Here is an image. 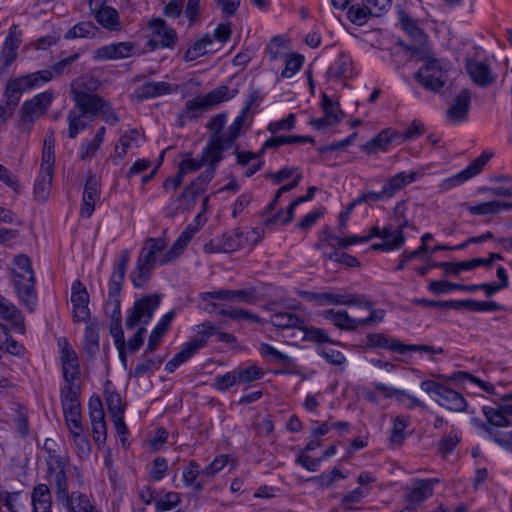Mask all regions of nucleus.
<instances>
[{
  "mask_svg": "<svg viewBox=\"0 0 512 512\" xmlns=\"http://www.w3.org/2000/svg\"><path fill=\"white\" fill-rule=\"evenodd\" d=\"M153 34L159 38L160 46L171 48L177 39V33L173 28L167 26L162 18L151 19L148 23Z\"/></svg>",
  "mask_w": 512,
  "mask_h": 512,
  "instance_id": "5701e85b",
  "label": "nucleus"
},
{
  "mask_svg": "<svg viewBox=\"0 0 512 512\" xmlns=\"http://www.w3.org/2000/svg\"><path fill=\"white\" fill-rule=\"evenodd\" d=\"M358 301L360 303H356V306H362L369 311V316L366 318H359V325L365 326L370 325L374 322H382L384 317V310H375L374 303L365 298V296L359 295Z\"/></svg>",
  "mask_w": 512,
  "mask_h": 512,
  "instance_id": "a19ab883",
  "label": "nucleus"
},
{
  "mask_svg": "<svg viewBox=\"0 0 512 512\" xmlns=\"http://www.w3.org/2000/svg\"><path fill=\"white\" fill-rule=\"evenodd\" d=\"M231 147L228 146L224 137L210 136L207 146L202 153V162L216 167L222 160V153Z\"/></svg>",
  "mask_w": 512,
  "mask_h": 512,
  "instance_id": "f3484780",
  "label": "nucleus"
},
{
  "mask_svg": "<svg viewBox=\"0 0 512 512\" xmlns=\"http://www.w3.org/2000/svg\"><path fill=\"white\" fill-rule=\"evenodd\" d=\"M238 378V383H251L259 380L264 376V371L256 366L251 365L245 369L235 370Z\"/></svg>",
  "mask_w": 512,
  "mask_h": 512,
  "instance_id": "864d4df0",
  "label": "nucleus"
},
{
  "mask_svg": "<svg viewBox=\"0 0 512 512\" xmlns=\"http://www.w3.org/2000/svg\"><path fill=\"white\" fill-rule=\"evenodd\" d=\"M460 436L451 431L448 435L443 436L437 444V452L442 456L446 457L452 453L455 447L460 443Z\"/></svg>",
  "mask_w": 512,
  "mask_h": 512,
  "instance_id": "8fccbe9b",
  "label": "nucleus"
},
{
  "mask_svg": "<svg viewBox=\"0 0 512 512\" xmlns=\"http://www.w3.org/2000/svg\"><path fill=\"white\" fill-rule=\"evenodd\" d=\"M438 482V479H417L412 489L407 494L408 505H413L415 508L420 505L425 499L433 495V486Z\"/></svg>",
  "mask_w": 512,
  "mask_h": 512,
  "instance_id": "6ab92c4d",
  "label": "nucleus"
},
{
  "mask_svg": "<svg viewBox=\"0 0 512 512\" xmlns=\"http://www.w3.org/2000/svg\"><path fill=\"white\" fill-rule=\"evenodd\" d=\"M303 63L304 57L302 55L296 53L287 55L285 68L282 70L281 76L291 78L301 69Z\"/></svg>",
  "mask_w": 512,
  "mask_h": 512,
  "instance_id": "603ef678",
  "label": "nucleus"
},
{
  "mask_svg": "<svg viewBox=\"0 0 512 512\" xmlns=\"http://www.w3.org/2000/svg\"><path fill=\"white\" fill-rule=\"evenodd\" d=\"M97 28L92 22H81L73 26L65 34L66 39L83 38L94 36Z\"/></svg>",
  "mask_w": 512,
  "mask_h": 512,
  "instance_id": "3c124183",
  "label": "nucleus"
},
{
  "mask_svg": "<svg viewBox=\"0 0 512 512\" xmlns=\"http://www.w3.org/2000/svg\"><path fill=\"white\" fill-rule=\"evenodd\" d=\"M415 176V172H400L394 175L383 186L382 194H384L386 198L393 197L404 186L412 183L415 180Z\"/></svg>",
  "mask_w": 512,
  "mask_h": 512,
  "instance_id": "c85d7f7f",
  "label": "nucleus"
},
{
  "mask_svg": "<svg viewBox=\"0 0 512 512\" xmlns=\"http://www.w3.org/2000/svg\"><path fill=\"white\" fill-rule=\"evenodd\" d=\"M100 197L99 182L94 174L89 171V175L85 182V187L82 196V205L80 208V215L89 218L95 209L96 200Z\"/></svg>",
  "mask_w": 512,
  "mask_h": 512,
  "instance_id": "ddd939ff",
  "label": "nucleus"
},
{
  "mask_svg": "<svg viewBox=\"0 0 512 512\" xmlns=\"http://www.w3.org/2000/svg\"><path fill=\"white\" fill-rule=\"evenodd\" d=\"M307 298L310 301H315L318 305H345L351 306L356 303H360L358 301V296L355 294H341V293H333V292H323V293H306Z\"/></svg>",
  "mask_w": 512,
  "mask_h": 512,
  "instance_id": "2eb2a0df",
  "label": "nucleus"
},
{
  "mask_svg": "<svg viewBox=\"0 0 512 512\" xmlns=\"http://www.w3.org/2000/svg\"><path fill=\"white\" fill-rule=\"evenodd\" d=\"M318 354L334 366H341L346 362V357L340 351L332 348L320 347L318 348Z\"/></svg>",
  "mask_w": 512,
  "mask_h": 512,
  "instance_id": "680f3d73",
  "label": "nucleus"
},
{
  "mask_svg": "<svg viewBox=\"0 0 512 512\" xmlns=\"http://www.w3.org/2000/svg\"><path fill=\"white\" fill-rule=\"evenodd\" d=\"M321 106L324 114L330 117L333 122H340L343 112L339 109V104L334 103L326 94L322 95Z\"/></svg>",
  "mask_w": 512,
  "mask_h": 512,
  "instance_id": "4d7b16f0",
  "label": "nucleus"
},
{
  "mask_svg": "<svg viewBox=\"0 0 512 512\" xmlns=\"http://www.w3.org/2000/svg\"><path fill=\"white\" fill-rule=\"evenodd\" d=\"M408 424L409 418L404 415H398L394 418L389 437L390 445L399 447L403 444L406 438L405 429L408 427Z\"/></svg>",
  "mask_w": 512,
  "mask_h": 512,
  "instance_id": "c9c22d12",
  "label": "nucleus"
},
{
  "mask_svg": "<svg viewBox=\"0 0 512 512\" xmlns=\"http://www.w3.org/2000/svg\"><path fill=\"white\" fill-rule=\"evenodd\" d=\"M211 45L212 37L209 34L204 35L184 52L183 60L185 62H191L209 52H213L214 50L210 48Z\"/></svg>",
  "mask_w": 512,
  "mask_h": 512,
  "instance_id": "7c9ffc66",
  "label": "nucleus"
},
{
  "mask_svg": "<svg viewBox=\"0 0 512 512\" xmlns=\"http://www.w3.org/2000/svg\"><path fill=\"white\" fill-rule=\"evenodd\" d=\"M314 144L315 140L311 136L290 135L270 137L264 142V148H277L288 144Z\"/></svg>",
  "mask_w": 512,
  "mask_h": 512,
  "instance_id": "f704fd0d",
  "label": "nucleus"
},
{
  "mask_svg": "<svg viewBox=\"0 0 512 512\" xmlns=\"http://www.w3.org/2000/svg\"><path fill=\"white\" fill-rule=\"evenodd\" d=\"M471 104V92L468 89H462L454 99L453 104L447 110V116L454 122H463L467 119Z\"/></svg>",
  "mask_w": 512,
  "mask_h": 512,
  "instance_id": "aec40b11",
  "label": "nucleus"
},
{
  "mask_svg": "<svg viewBox=\"0 0 512 512\" xmlns=\"http://www.w3.org/2000/svg\"><path fill=\"white\" fill-rule=\"evenodd\" d=\"M321 316L331 321L340 330L354 331L359 328V319L352 318L346 310L328 309L321 312Z\"/></svg>",
  "mask_w": 512,
  "mask_h": 512,
  "instance_id": "4be33fe9",
  "label": "nucleus"
},
{
  "mask_svg": "<svg viewBox=\"0 0 512 512\" xmlns=\"http://www.w3.org/2000/svg\"><path fill=\"white\" fill-rule=\"evenodd\" d=\"M438 402L441 406L455 412H462L467 406L464 397L459 392L446 386L443 388Z\"/></svg>",
  "mask_w": 512,
  "mask_h": 512,
  "instance_id": "cd10ccee",
  "label": "nucleus"
},
{
  "mask_svg": "<svg viewBox=\"0 0 512 512\" xmlns=\"http://www.w3.org/2000/svg\"><path fill=\"white\" fill-rule=\"evenodd\" d=\"M64 418L66 425L69 429L70 434L84 430L82 426V419H81V407L77 408H66L63 409Z\"/></svg>",
  "mask_w": 512,
  "mask_h": 512,
  "instance_id": "09e8293b",
  "label": "nucleus"
},
{
  "mask_svg": "<svg viewBox=\"0 0 512 512\" xmlns=\"http://www.w3.org/2000/svg\"><path fill=\"white\" fill-rule=\"evenodd\" d=\"M71 303L73 305V316L77 321H85L90 316L88 308L89 294L86 287L80 280L72 284Z\"/></svg>",
  "mask_w": 512,
  "mask_h": 512,
  "instance_id": "9b49d317",
  "label": "nucleus"
},
{
  "mask_svg": "<svg viewBox=\"0 0 512 512\" xmlns=\"http://www.w3.org/2000/svg\"><path fill=\"white\" fill-rule=\"evenodd\" d=\"M218 314H220L222 316H226L235 321L245 320V321L255 322V323H259V324L264 323V320L262 318H260L257 314L247 311L245 309L239 308V307H229V308L222 307L221 309H219Z\"/></svg>",
  "mask_w": 512,
  "mask_h": 512,
  "instance_id": "e433bc0d",
  "label": "nucleus"
},
{
  "mask_svg": "<svg viewBox=\"0 0 512 512\" xmlns=\"http://www.w3.org/2000/svg\"><path fill=\"white\" fill-rule=\"evenodd\" d=\"M81 385L63 386L60 391V400L63 409L81 407L79 396Z\"/></svg>",
  "mask_w": 512,
  "mask_h": 512,
  "instance_id": "58836bf2",
  "label": "nucleus"
},
{
  "mask_svg": "<svg viewBox=\"0 0 512 512\" xmlns=\"http://www.w3.org/2000/svg\"><path fill=\"white\" fill-rule=\"evenodd\" d=\"M207 185L208 184H206L203 180H200V178L197 177L178 196V201L188 200L187 207L193 205L196 202L197 198L205 192Z\"/></svg>",
  "mask_w": 512,
  "mask_h": 512,
  "instance_id": "4c0bfd02",
  "label": "nucleus"
},
{
  "mask_svg": "<svg viewBox=\"0 0 512 512\" xmlns=\"http://www.w3.org/2000/svg\"><path fill=\"white\" fill-rule=\"evenodd\" d=\"M338 239H340V237L335 235H329V237L321 238L315 244V248L321 250L325 258L336 262L340 254V251L335 245L336 243L338 244Z\"/></svg>",
  "mask_w": 512,
  "mask_h": 512,
  "instance_id": "ea45409f",
  "label": "nucleus"
},
{
  "mask_svg": "<svg viewBox=\"0 0 512 512\" xmlns=\"http://www.w3.org/2000/svg\"><path fill=\"white\" fill-rule=\"evenodd\" d=\"M348 18L349 20L359 26L366 24L370 16H373L372 11L367 6L366 3H363L362 6L355 4L352 5L348 10Z\"/></svg>",
  "mask_w": 512,
  "mask_h": 512,
  "instance_id": "49530a36",
  "label": "nucleus"
},
{
  "mask_svg": "<svg viewBox=\"0 0 512 512\" xmlns=\"http://www.w3.org/2000/svg\"><path fill=\"white\" fill-rule=\"evenodd\" d=\"M99 86V81L90 75H84L75 79L71 83L72 97H76L78 93L81 95H95V91Z\"/></svg>",
  "mask_w": 512,
  "mask_h": 512,
  "instance_id": "473e14b6",
  "label": "nucleus"
},
{
  "mask_svg": "<svg viewBox=\"0 0 512 512\" xmlns=\"http://www.w3.org/2000/svg\"><path fill=\"white\" fill-rule=\"evenodd\" d=\"M236 93L237 90H232L230 93L228 86L222 85L204 96L188 100L185 104L184 110L178 114V124L183 126L186 119H196L197 112L212 108L224 101H228L233 98Z\"/></svg>",
  "mask_w": 512,
  "mask_h": 512,
  "instance_id": "f257e3e1",
  "label": "nucleus"
},
{
  "mask_svg": "<svg viewBox=\"0 0 512 512\" xmlns=\"http://www.w3.org/2000/svg\"><path fill=\"white\" fill-rule=\"evenodd\" d=\"M157 262L156 255L143 248L137 258L135 268L130 274V279L136 288H141L150 279L152 270Z\"/></svg>",
  "mask_w": 512,
  "mask_h": 512,
  "instance_id": "6e6552de",
  "label": "nucleus"
},
{
  "mask_svg": "<svg viewBox=\"0 0 512 512\" xmlns=\"http://www.w3.org/2000/svg\"><path fill=\"white\" fill-rule=\"evenodd\" d=\"M367 347L369 348H383L396 352L398 354H405L407 352H427V353H438L444 352L443 348H434L430 345H418V344H404L402 341L390 337L383 333H369L366 336Z\"/></svg>",
  "mask_w": 512,
  "mask_h": 512,
  "instance_id": "39448f33",
  "label": "nucleus"
},
{
  "mask_svg": "<svg viewBox=\"0 0 512 512\" xmlns=\"http://www.w3.org/2000/svg\"><path fill=\"white\" fill-rule=\"evenodd\" d=\"M71 436L77 447L78 456L80 458H87L91 452V445L84 434V430L71 433Z\"/></svg>",
  "mask_w": 512,
  "mask_h": 512,
  "instance_id": "052dcab7",
  "label": "nucleus"
},
{
  "mask_svg": "<svg viewBox=\"0 0 512 512\" xmlns=\"http://www.w3.org/2000/svg\"><path fill=\"white\" fill-rule=\"evenodd\" d=\"M70 512H93V506L88 497L83 493L73 492L67 500H64Z\"/></svg>",
  "mask_w": 512,
  "mask_h": 512,
  "instance_id": "37998d69",
  "label": "nucleus"
},
{
  "mask_svg": "<svg viewBox=\"0 0 512 512\" xmlns=\"http://www.w3.org/2000/svg\"><path fill=\"white\" fill-rule=\"evenodd\" d=\"M12 278L18 297L29 308L30 311H33L36 301L34 274H14L12 275Z\"/></svg>",
  "mask_w": 512,
  "mask_h": 512,
  "instance_id": "f8f14e48",
  "label": "nucleus"
},
{
  "mask_svg": "<svg viewBox=\"0 0 512 512\" xmlns=\"http://www.w3.org/2000/svg\"><path fill=\"white\" fill-rule=\"evenodd\" d=\"M466 70L473 82L480 87H487L495 82L496 78L486 62L467 59Z\"/></svg>",
  "mask_w": 512,
  "mask_h": 512,
  "instance_id": "4468645a",
  "label": "nucleus"
},
{
  "mask_svg": "<svg viewBox=\"0 0 512 512\" xmlns=\"http://www.w3.org/2000/svg\"><path fill=\"white\" fill-rule=\"evenodd\" d=\"M104 396L111 417L117 415L121 416V414H124V407L122 405L121 397L117 392L106 390Z\"/></svg>",
  "mask_w": 512,
  "mask_h": 512,
  "instance_id": "5fc2aeb1",
  "label": "nucleus"
},
{
  "mask_svg": "<svg viewBox=\"0 0 512 512\" xmlns=\"http://www.w3.org/2000/svg\"><path fill=\"white\" fill-rule=\"evenodd\" d=\"M180 503V496L176 492H168L165 494L164 498L159 499L156 502V511L164 512L169 511L176 507Z\"/></svg>",
  "mask_w": 512,
  "mask_h": 512,
  "instance_id": "774afa93",
  "label": "nucleus"
},
{
  "mask_svg": "<svg viewBox=\"0 0 512 512\" xmlns=\"http://www.w3.org/2000/svg\"><path fill=\"white\" fill-rule=\"evenodd\" d=\"M0 317L13 325H18L21 321L19 311L3 297L0 299Z\"/></svg>",
  "mask_w": 512,
  "mask_h": 512,
  "instance_id": "13d9d810",
  "label": "nucleus"
},
{
  "mask_svg": "<svg viewBox=\"0 0 512 512\" xmlns=\"http://www.w3.org/2000/svg\"><path fill=\"white\" fill-rule=\"evenodd\" d=\"M130 261L129 250L125 249L121 252L118 263L110 276L109 281L114 284L124 283L126 270Z\"/></svg>",
  "mask_w": 512,
  "mask_h": 512,
  "instance_id": "de8ad7c7",
  "label": "nucleus"
},
{
  "mask_svg": "<svg viewBox=\"0 0 512 512\" xmlns=\"http://www.w3.org/2000/svg\"><path fill=\"white\" fill-rule=\"evenodd\" d=\"M53 98V94L49 91L40 93L32 99L24 102L21 108L22 126L33 123L41 115L45 113Z\"/></svg>",
  "mask_w": 512,
  "mask_h": 512,
  "instance_id": "0eeeda50",
  "label": "nucleus"
},
{
  "mask_svg": "<svg viewBox=\"0 0 512 512\" xmlns=\"http://www.w3.org/2000/svg\"><path fill=\"white\" fill-rule=\"evenodd\" d=\"M300 331L303 332V340L310 341L318 345L324 343L339 344V342L333 341L323 329L316 327H306L304 325V328L300 329Z\"/></svg>",
  "mask_w": 512,
  "mask_h": 512,
  "instance_id": "c03bdc74",
  "label": "nucleus"
},
{
  "mask_svg": "<svg viewBox=\"0 0 512 512\" xmlns=\"http://www.w3.org/2000/svg\"><path fill=\"white\" fill-rule=\"evenodd\" d=\"M89 7L96 21L105 29H120L119 14L116 9L106 6L104 0H89Z\"/></svg>",
  "mask_w": 512,
  "mask_h": 512,
  "instance_id": "1a4fd4ad",
  "label": "nucleus"
},
{
  "mask_svg": "<svg viewBox=\"0 0 512 512\" xmlns=\"http://www.w3.org/2000/svg\"><path fill=\"white\" fill-rule=\"evenodd\" d=\"M270 323L280 329H303L305 320L292 312H277L271 315Z\"/></svg>",
  "mask_w": 512,
  "mask_h": 512,
  "instance_id": "bb28decb",
  "label": "nucleus"
},
{
  "mask_svg": "<svg viewBox=\"0 0 512 512\" xmlns=\"http://www.w3.org/2000/svg\"><path fill=\"white\" fill-rule=\"evenodd\" d=\"M406 205L404 201L397 203L394 208L393 220L396 222V234L402 233L405 228L411 227L409 221L405 217Z\"/></svg>",
  "mask_w": 512,
  "mask_h": 512,
  "instance_id": "0e129e2a",
  "label": "nucleus"
},
{
  "mask_svg": "<svg viewBox=\"0 0 512 512\" xmlns=\"http://www.w3.org/2000/svg\"><path fill=\"white\" fill-rule=\"evenodd\" d=\"M177 90L178 86L175 84H170L164 81H149L145 82L139 88H137L136 93L138 99L143 100L170 94L172 92H176Z\"/></svg>",
  "mask_w": 512,
  "mask_h": 512,
  "instance_id": "412c9836",
  "label": "nucleus"
},
{
  "mask_svg": "<svg viewBox=\"0 0 512 512\" xmlns=\"http://www.w3.org/2000/svg\"><path fill=\"white\" fill-rule=\"evenodd\" d=\"M300 203L297 202V199H295L294 201H292L290 203V205L288 206L287 210H286V216L285 217H282L283 215V211L280 210L278 211L275 215L271 216V217H268L265 221H264V224L265 226H269L271 224H274L276 221L280 220L282 222V224L286 225L288 223H290L293 218H294V211H295V208L299 205Z\"/></svg>",
  "mask_w": 512,
  "mask_h": 512,
  "instance_id": "bf43d9fd",
  "label": "nucleus"
},
{
  "mask_svg": "<svg viewBox=\"0 0 512 512\" xmlns=\"http://www.w3.org/2000/svg\"><path fill=\"white\" fill-rule=\"evenodd\" d=\"M491 155L488 153H482L479 157L474 159L464 170L459 172L453 180L457 182L458 184H461L468 179L474 177L475 175L479 174L486 163L490 160Z\"/></svg>",
  "mask_w": 512,
  "mask_h": 512,
  "instance_id": "c756f323",
  "label": "nucleus"
},
{
  "mask_svg": "<svg viewBox=\"0 0 512 512\" xmlns=\"http://www.w3.org/2000/svg\"><path fill=\"white\" fill-rule=\"evenodd\" d=\"M243 245V233L235 229L222 235L217 245V251L230 253L240 249Z\"/></svg>",
  "mask_w": 512,
  "mask_h": 512,
  "instance_id": "2f4dec72",
  "label": "nucleus"
},
{
  "mask_svg": "<svg viewBox=\"0 0 512 512\" xmlns=\"http://www.w3.org/2000/svg\"><path fill=\"white\" fill-rule=\"evenodd\" d=\"M399 136L396 130L387 128L378 133L374 138L361 146V149L368 153H376L377 150L385 151L395 138Z\"/></svg>",
  "mask_w": 512,
  "mask_h": 512,
  "instance_id": "b1692460",
  "label": "nucleus"
},
{
  "mask_svg": "<svg viewBox=\"0 0 512 512\" xmlns=\"http://www.w3.org/2000/svg\"><path fill=\"white\" fill-rule=\"evenodd\" d=\"M160 302L161 295L159 294L147 295L136 300L126 319V327L133 329L139 323L148 324Z\"/></svg>",
  "mask_w": 512,
  "mask_h": 512,
  "instance_id": "423d86ee",
  "label": "nucleus"
},
{
  "mask_svg": "<svg viewBox=\"0 0 512 512\" xmlns=\"http://www.w3.org/2000/svg\"><path fill=\"white\" fill-rule=\"evenodd\" d=\"M73 100L75 102L74 109L86 117L93 119L100 115L101 119L109 125H115L119 122V117L111 104L99 95H81L78 93L76 97H73Z\"/></svg>",
  "mask_w": 512,
  "mask_h": 512,
  "instance_id": "f03ea898",
  "label": "nucleus"
},
{
  "mask_svg": "<svg viewBox=\"0 0 512 512\" xmlns=\"http://www.w3.org/2000/svg\"><path fill=\"white\" fill-rule=\"evenodd\" d=\"M53 174L51 172L40 171L34 185V196L37 202L44 203L49 194L52 185Z\"/></svg>",
  "mask_w": 512,
  "mask_h": 512,
  "instance_id": "72a5a7b5",
  "label": "nucleus"
},
{
  "mask_svg": "<svg viewBox=\"0 0 512 512\" xmlns=\"http://www.w3.org/2000/svg\"><path fill=\"white\" fill-rule=\"evenodd\" d=\"M86 116L76 109H72L68 113L69 131L68 136L75 139L77 135L87 127V123L83 118Z\"/></svg>",
  "mask_w": 512,
  "mask_h": 512,
  "instance_id": "a18cd8bd",
  "label": "nucleus"
},
{
  "mask_svg": "<svg viewBox=\"0 0 512 512\" xmlns=\"http://www.w3.org/2000/svg\"><path fill=\"white\" fill-rule=\"evenodd\" d=\"M405 242L404 234L399 233L396 234L392 240H385L381 243H374L371 246V249L373 250H379V251H393L396 249H399L403 246Z\"/></svg>",
  "mask_w": 512,
  "mask_h": 512,
  "instance_id": "338daca9",
  "label": "nucleus"
},
{
  "mask_svg": "<svg viewBox=\"0 0 512 512\" xmlns=\"http://www.w3.org/2000/svg\"><path fill=\"white\" fill-rule=\"evenodd\" d=\"M54 162V138L50 135L44 140L40 171L54 173Z\"/></svg>",
  "mask_w": 512,
  "mask_h": 512,
  "instance_id": "79ce46f5",
  "label": "nucleus"
},
{
  "mask_svg": "<svg viewBox=\"0 0 512 512\" xmlns=\"http://www.w3.org/2000/svg\"><path fill=\"white\" fill-rule=\"evenodd\" d=\"M138 135L139 133L136 129L124 132L119 139L121 147L116 146L115 148V158L123 159L127 154L131 142L136 140Z\"/></svg>",
  "mask_w": 512,
  "mask_h": 512,
  "instance_id": "6e6d98bb",
  "label": "nucleus"
},
{
  "mask_svg": "<svg viewBox=\"0 0 512 512\" xmlns=\"http://www.w3.org/2000/svg\"><path fill=\"white\" fill-rule=\"evenodd\" d=\"M33 512H51V492L46 484H38L33 488L32 494Z\"/></svg>",
  "mask_w": 512,
  "mask_h": 512,
  "instance_id": "a878e982",
  "label": "nucleus"
},
{
  "mask_svg": "<svg viewBox=\"0 0 512 512\" xmlns=\"http://www.w3.org/2000/svg\"><path fill=\"white\" fill-rule=\"evenodd\" d=\"M450 66L447 62L436 58H428L415 74V79L426 90L440 91L448 81Z\"/></svg>",
  "mask_w": 512,
  "mask_h": 512,
  "instance_id": "7ed1b4c3",
  "label": "nucleus"
},
{
  "mask_svg": "<svg viewBox=\"0 0 512 512\" xmlns=\"http://www.w3.org/2000/svg\"><path fill=\"white\" fill-rule=\"evenodd\" d=\"M174 316L175 312L171 310L161 318V320L158 322V324L155 326V328L152 330L149 336L145 354L152 353L157 348L162 337L168 331Z\"/></svg>",
  "mask_w": 512,
  "mask_h": 512,
  "instance_id": "393cba45",
  "label": "nucleus"
},
{
  "mask_svg": "<svg viewBox=\"0 0 512 512\" xmlns=\"http://www.w3.org/2000/svg\"><path fill=\"white\" fill-rule=\"evenodd\" d=\"M51 79L52 73L50 71L41 70L9 80L5 90L6 105L15 110L24 91L37 87Z\"/></svg>",
  "mask_w": 512,
  "mask_h": 512,
  "instance_id": "20e7f679",
  "label": "nucleus"
},
{
  "mask_svg": "<svg viewBox=\"0 0 512 512\" xmlns=\"http://www.w3.org/2000/svg\"><path fill=\"white\" fill-rule=\"evenodd\" d=\"M296 124V116L293 113H290L286 118L274 121L268 124L267 130L272 133L276 134L279 131L287 130L290 131L295 127Z\"/></svg>",
  "mask_w": 512,
  "mask_h": 512,
  "instance_id": "e2e57ef3",
  "label": "nucleus"
},
{
  "mask_svg": "<svg viewBox=\"0 0 512 512\" xmlns=\"http://www.w3.org/2000/svg\"><path fill=\"white\" fill-rule=\"evenodd\" d=\"M48 473L51 477L50 482L56 487L57 499L60 501L67 500L70 495L65 473V461L60 456H55L53 463L48 462Z\"/></svg>",
  "mask_w": 512,
  "mask_h": 512,
  "instance_id": "9d476101",
  "label": "nucleus"
},
{
  "mask_svg": "<svg viewBox=\"0 0 512 512\" xmlns=\"http://www.w3.org/2000/svg\"><path fill=\"white\" fill-rule=\"evenodd\" d=\"M134 45L131 42H119L103 46L95 51L94 58L100 61L123 59L132 55Z\"/></svg>",
  "mask_w": 512,
  "mask_h": 512,
  "instance_id": "dca6fc26",
  "label": "nucleus"
},
{
  "mask_svg": "<svg viewBox=\"0 0 512 512\" xmlns=\"http://www.w3.org/2000/svg\"><path fill=\"white\" fill-rule=\"evenodd\" d=\"M483 413H484L488 423L480 421L476 418H473L472 422L475 426L483 429L488 434H490V435L492 434L491 426H495V427L509 426V421L506 418V414L503 411L502 407H500L499 409H495L493 407L484 406Z\"/></svg>",
  "mask_w": 512,
  "mask_h": 512,
  "instance_id": "a211bd4d",
  "label": "nucleus"
},
{
  "mask_svg": "<svg viewBox=\"0 0 512 512\" xmlns=\"http://www.w3.org/2000/svg\"><path fill=\"white\" fill-rule=\"evenodd\" d=\"M399 20L402 28L413 38H418L422 34V30L417 26L413 18H411L404 10L399 12Z\"/></svg>",
  "mask_w": 512,
  "mask_h": 512,
  "instance_id": "69168bd1",
  "label": "nucleus"
}]
</instances>
